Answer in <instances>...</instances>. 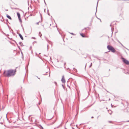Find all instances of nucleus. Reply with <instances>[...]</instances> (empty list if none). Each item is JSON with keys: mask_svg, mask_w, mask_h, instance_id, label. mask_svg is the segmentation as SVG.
<instances>
[{"mask_svg": "<svg viewBox=\"0 0 129 129\" xmlns=\"http://www.w3.org/2000/svg\"><path fill=\"white\" fill-rule=\"evenodd\" d=\"M68 86L70 88V87L68 85Z\"/></svg>", "mask_w": 129, "mask_h": 129, "instance_id": "39", "label": "nucleus"}, {"mask_svg": "<svg viewBox=\"0 0 129 129\" xmlns=\"http://www.w3.org/2000/svg\"><path fill=\"white\" fill-rule=\"evenodd\" d=\"M109 71H110V69H109Z\"/></svg>", "mask_w": 129, "mask_h": 129, "instance_id": "53", "label": "nucleus"}, {"mask_svg": "<svg viewBox=\"0 0 129 129\" xmlns=\"http://www.w3.org/2000/svg\"><path fill=\"white\" fill-rule=\"evenodd\" d=\"M70 34H71L72 35H74V34L73 33H70Z\"/></svg>", "mask_w": 129, "mask_h": 129, "instance_id": "19", "label": "nucleus"}, {"mask_svg": "<svg viewBox=\"0 0 129 129\" xmlns=\"http://www.w3.org/2000/svg\"><path fill=\"white\" fill-rule=\"evenodd\" d=\"M6 16L7 17V18H8V19H10V20H11L12 19V18H11V17L9 15H6Z\"/></svg>", "mask_w": 129, "mask_h": 129, "instance_id": "9", "label": "nucleus"}, {"mask_svg": "<svg viewBox=\"0 0 129 129\" xmlns=\"http://www.w3.org/2000/svg\"><path fill=\"white\" fill-rule=\"evenodd\" d=\"M39 127L40 129H44L43 127L41 125H39Z\"/></svg>", "mask_w": 129, "mask_h": 129, "instance_id": "12", "label": "nucleus"}, {"mask_svg": "<svg viewBox=\"0 0 129 129\" xmlns=\"http://www.w3.org/2000/svg\"><path fill=\"white\" fill-rule=\"evenodd\" d=\"M65 64H66V63H64V64L65 65Z\"/></svg>", "mask_w": 129, "mask_h": 129, "instance_id": "42", "label": "nucleus"}, {"mask_svg": "<svg viewBox=\"0 0 129 129\" xmlns=\"http://www.w3.org/2000/svg\"><path fill=\"white\" fill-rule=\"evenodd\" d=\"M6 21H7V22H8V19H6Z\"/></svg>", "mask_w": 129, "mask_h": 129, "instance_id": "27", "label": "nucleus"}, {"mask_svg": "<svg viewBox=\"0 0 129 129\" xmlns=\"http://www.w3.org/2000/svg\"><path fill=\"white\" fill-rule=\"evenodd\" d=\"M72 128L73 129H74V128L73 127H72Z\"/></svg>", "mask_w": 129, "mask_h": 129, "instance_id": "46", "label": "nucleus"}, {"mask_svg": "<svg viewBox=\"0 0 129 129\" xmlns=\"http://www.w3.org/2000/svg\"><path fill=\"white\" fill-rule=\"evenodd\" d=\"M40 22V21H39V22H37L36 23V24H37V25H39V22Z\"/></svg>", "mask_w": 129, "mask_h": 129, "instance_id": "15", "label": "nucleus"}, {"mask_svg": "<svg viewBox=\"0 0 129 129\" xmlns=\"http://www.w3.org/2000/svg\"><path fill=\"white\" fill-rule=\"evenodd\" d=\"M111 24H110V26H111Z\"/></svg>", "mask_w": 129, "mask_h": 129, "instance_id": "47", "label": "nucleus"}, {"mask_svg": "<svg viewBox=\"0 0 129 129\" xmlns=\"http://www.w3.org/2000/svg\"><path fill=\"white\" fill-rule=\"evenodd\" d=\"M18 18V19H19V21L21 20V18L20 17V18Z\"/></svg>", "mask_w": 129, "mask_h": 129, "instance_id": "21", "label": "nucleus"}, {"mask_svg": "<svg viewBox=\"0 0 129 129\" xmlns=\"http://www.w3.org/2000/svg\"><path fill=\"white\" fill-rule=\"evenodd\" d=\"M74 69H75V70H76V69H74Z\"/></svg>", "mask_w": 129, "mask_h": 129, "instance_id": "51", "label": "nucleus"}, {"mask_svg": "<svg viewBox=\"0 0 129 129\" xmlns=\"http://www.w3.org/2000/svg\"><path fill=\"white\" fill-rule=\"evenodd\" d=\"M123 122H129V120H127L126 121H124Z\"/></svg>", "mask_w": 129, "mask_h": 129, "instance_id": "17", "label": "nucleus"}, {"mask_svg": "<svg viewBox=\"0 0 129 129\" xmlns=\"http://www.w3.org/2000/svg\"><path fill=\"white\" fill-rule=\"evenodd\" d=\"M84 30V29H82V30Z\"/></svg>", "mask_w": 129, "mask_h": 129, "instance_id": "49", "label": "nucleus"}, {"mask_svg": "<svg viewBox=\"0 0 129 129\" xmlns=\"http://www.w3.org/2000/svg\"><path fill=\"white\" fill-rule=\"evenodd\" d=\"M89 28V29H90V28Z\"/></svg>", "mask_w": 129, "mask_h": 129, "instance_id": "52", "label": "nucleus"}, {"mask_svg": "<svg viewBox=\"0 0 129 129\" xmlns=\"http://www.w3.org/2000/svg\"><path fill=\"white\" fill-rule=\"evenodd\" d=\"M66 129H67L66 128H65Z\"/></svg>", "mask_w": 129, "mask_h": 129, "instance_id": "54", "label": "nucleus"}, {"mask_svg": "<svg viewBox=\"0 0 129 129\" xmlns=\"http://www.w3.org/2000/svg\"><path fill=\"white\" fill-rule=\"evenodd\" d=\"M44 11L45 12V9L44 10Z\"/></svg>", "mask_w": 129, "mask_h": 129, "instance_id": "35", "label": "nucleus"}, {"mask_svg": "<svg viewBox=\"0 0 129 129\" xmlns=\"http://www.w3.org/2000/svg\"><path fill=\"white\" fill-rule=\"evenodd\" d=\"M48 12H49V10L48 9L47 10V12L48 13Z\"/></svg>", "mask_w": 129, "mask_h": 129, "instance_id": "36", "label": "nucleus"}, {"mask_svg": "<svg viewBox=\"0 0 129 129\" xmlns=\"http://www.w3.org/2000/svg\"><path fill=\"white\" fill-rule=\"evenodd\" d=\"M19 44L22 47L23 46V45L21 42H19Z\"/></svg>", "mask_w": 129, "mask_h": 129, "instance_id": "10", "label": "nucleus"}, {"mask_svg": "<svg viewBox=\"0 0 129 129\" xmlns=\"http://www.w3.org/2000/svg\"><path fill=\"white\" fill-rule=\"evenodd\" d=\"M17 14L18 18H20V13L18 12H17Z\"/></svg>", "mask_w": 129, "mask_h": 129, "instance_id": "8", "label": "nucleus"}, {"mask_svg": "<svg viewBox=\"0 0 129 129\" xmlns=\"http://www.w3.org/2000/svg\"><path fill=\"white\" fill-rule=\"evenodd\" d=\"M98 2H97V6H96V12L95 13V15H96V17H97L98 19H99L101 21V19H100L96 17V12L97 11V6H98Z\"/></svg>", "mask_w": 129, "mask_h": 129, "instance_id": "11", "label": "nucleus"}, {"mask_svg": "<svg viewBox=\"0 0 129 129\" xmlns=\"http://www.w3.org/2000/svg\"><path fill=\"white\" fill-rule=\"evenodd\" d=\"M61 81L62 83H64L66 82V80L64 77V75L62 76V78L61 79Z\"/></svg>", "mask_w": 129, "mask_h": 129, "instance_id": "4", "label": "nucleus"}, {"mask_svg": "<svg viewBox=\"0 0 129 129\" xmlns=\"http://www.w3.org/2000/svg\"><path fill=\"white\" fill-rule=\"evenodd\" d=\"M122 61L124 63L127 65H129V61L126 60L125 58L122 57Z\"/></svg>", "mask_w": 129, "mask_h": 129, "instance_id": "3", "label": "nucleus"}, {"mask_svg": "<svg viewBox=\"0 0 129 129\" xmlns=\"http://www.w3.org/2000/svg\"><path fill=\"white\" fill-rule=\"evenodd\" d=\"M72 123H71V124H70V125H72Z\"/></svg>", "mask_w": 129, "mask_h": 129, "instance_id": "48", "label": "nucleus"}, {"mask_svg": "<svg viewBox=\"0 0 129 129\" xmlns=\"http://www.w3.org/2000/svg\"><path fill=\"white\" fill-rule=\"evenodd\" d=\"M19 21L21 23L22 22V20H20Z\"/></svg>", "mask_w": 129, "mask_h": 129, "instance_id": "25", "label": "nucleus"}, {"mask_svg": "<svg viewBox=\"0 0 129 129\" xmlns=\"http://www.w3.org/2000/svg\"><path fill=\"white\" fill-rule=\"evenodd\" d=\"M54 123V122H53V123H52V124H53Z\"/></svg>", "mask_w": 129, "mask_h": 129, "instance_id": "41", "label": "nucleus"}, {"mask_svg": "<svg viewBox=\"0 0 129 129\" xmlns=\"http://www.w3.org/2000/svg\"><path fill=\"white\" fill-rule=\"evenodd\" d=\"M111 31H112L111 36H112L113 30H112V28H111Z\"/></svg>", "mask_w": 129, "mask_h": 129, "instance_id": "14", "label": "nucleus"}, {"mask_svg": "<svg viewBox=\"0 0 129 129\" xmlns=\"http://www.w3.org/2000/svg\"><path fill=\"white\" fill-rule=\"evenodd\" d=\"M92 66V63H91L90 65L89 66V67H91Z\"/></svg>", "mask_w": 129, "mask_h": 129, "instance_id": "18", "label": "nucleus"}, {"mask_svg": "<svg viewBox=\"0 0 129 129\" xmlns=\"http://www.w3.org/2000/svg\"><path fill=\"white\" fill-rule=\"evenodd\" d=\"M48 45H47V47H48Z\"/></svg>", "mask_w": 129, "mask_h": 129, "instance_id": "50", "label": "nucleus"}, {"mask_svg": "<svg viewBox=\"0 0 129 129\" xmlns=\"http://www.w3.org/2000/svg\"><path fill=\"white\" fill-rule=\"evenodd\" d=\"M55 85H56L57 84V83L56 82H55Z\"/></svg>", "mask_w": 129, "mask_h": 129, "instance_id": "29", "label": "nucleus"}, {"mask_svg": "<svg viewBox=\"0 0 129 129\" xmlns=\"http://www.w3.org/2000/svg\"><path fill=\"white\" fill-rule=\"evenodd\" d=\"M86 65H85V68H86Z\"/></svg>", "mask_w": 129, "mask_h": 129, "instance_id": "40", "label": "nucleus"}, {"mask_svg": "<svg viewBox=\"0 0 129 129\" xmlns=\"http://www.w3.org/2000/svg\"><path fill=\"white\" fill-rule=\"evenodd\" d=\"M125 74H129V73L128 72H126V73H125Z\"/></svg>", "mask_w": 129, "mask_h": 129, "instance_id": "22", "label": "nucleus"}, {"mask_svg": "<svg viewBox=\"0 0 129 129\" xmlns=\"http://www.w3.org/2000/svg\"><path fill=\"white\" fill-rule=\"evenodd\" d=\"M48 14L49 15H50V14L49 13V12H48Z\"/></svg>", "mask_w": 129, "mask_h": 129, "instance_id": "26", "label": "nucleus"}, {"mask_svg": "<svg viewBox=\"0 0 129 129\" xmlns=\"http://www.w3.org/2000/svg\"><path fill=\"white\" fill-rule=\"evenodd\" d=\"M91 118H93V116H92V117H91Z\"/></svg>", "mask_w": 129, "mask_h": 129, "instance_id": "32", "label": "nucleus"}, {"mask_svg": "<svg viewBox=\"0 0 129 129\" xmlns=\"http://www.w3.org/2000/svg\"><path fill=\"white\" fill-rule=\"evenodd\" d=\"M76 126L77 127V125H76Z\"/></svg>", "mask_w": 129, "mask_h": 129, "instance_id": "45", "label": "nucleus"}, {"mask_svg": "<svg viewBox=\"0 0 129 129\" xmlns=\"http://www.w3.org/2000/svg\"><path fill=\"white\" fill-rule=\"evenodd\" d=\"M107 48L111 52L113 53H115L116 52V50L112 46L108 45L107 46Z\"/></svg>", "mask_w": 129, "mask_h": 129, "instance_id": "2", "label": "nucleus"}, {"mask_svg": "<svg viewBox=\"0 0 129 129\" xmlns=\"http://www.w3.org/2000/svg\"><path fill=\"white\" fill-rule=\"evenodd\" d=\"M37 42L36 41H35L33 42V43H36Z\"/></svg>", "mask_w": 129, "mask_h": 129, "instance_id": "34", "label": "nucleus"}, {"mask_svg": "<svg viewBox=\"0 0 129 129\" xmlns=\"http://www.w3.org/2000/svg\"><path fill=\"white\" fill-rule=\"evenodd\" d=\"M32 38L33 39H36V38H35V37H32Z\"/></svg>", "mask_w": 129, "mask_h": 129, "instance_id": "23", "label": "nucleus"}, {"mask_svg": "<svg viewBox=\"0 0 129 129\" xmlns=\"http://www.w3.org/2000/svg\"><path fill=\"white\" fill-rule=\"evenodd\" d=\"M3 34L5 35L6 34H5V33H3Z\"/></svg>", "mask_w": 129, "mask_h": 129, "instance_id": "43", "label": "nucleus"}, {"mask_svg": "<svg viewBox=\"0 0 129 129\" xmlns=\"http://www.w3.org/2000/svg\"><path fill=\"white\" fill-rule=\"evenodd\" d=\"M44 2L45 4V5H46V2H45V0H44Z\"/></svg>", "mask_w": 129, "mask_h": 129, "instance_id": "24", "label": "nucleus"}, {"mask_svg": "<svg viewBox=\"0 0 129 129\" xmlns=\"http://www.w3.org/2000/svg\"><path fill=\"white\" fill-rule=\"evenodd\" d=\"M80 35L83 37H85V35L83 33H80Z\"/></svg>", "mask_w": 129, "mask_h": 129, "instance_id": "7", "label": "nucleus"}, {"mask_svg": "<svg viewBox=\"0 0 129 129\" xmlns=\"http://www.w3.org/2000/svg\"><path fill=\"white\" fill-rule=\"evenodd\" d=\"M11 8V9H16V8Z\"/></svg>", "mask_w": 129, "mask_h": 129, "instance_id": "28", "label": "nucleus"}, {"mask_svg": "<svg viewBox=\"0 0 129 129\" xmlns=\"http://www.w3.org/2000/svg\"><path fill=\"white\" fill-rule=\"evenodd\" d=\"M62 86L64 88V86L62 84Z\"/></svg>", "mask_w": 129, "mask_h": 129, "instance_id": "30", "label": "nucleus"}, {"mask_svg": "<svg viewBox=\"0 0 129 129\" xmlns=\"http://www.w3.org/2000/svg\"><path fill=\"white\" fill-rule=\"evenodd\" d=\"M18 35H19V37H20V38L21 39V40H23V36H22V35L20 34L19 33Z\"/></svg>", "mask_w": 129, "mask_h": 129, "instance_id": "6", "label": "nucleus"}, {"mask_svg": "<svg viewBox=\"0 0 129 129\" xmlns=\"http://www.w3.org/2000/svg\"><path fill=\"white\" fill-rule=\"evenodd\" d=\"M6 10V11H8V10L7 9V10Z\"/></svg>", "mask_w": 129, "mask_h": 129, "instance_id": "44", "label": "nucleus"}, {"mask_svg": "<svg viewBox=\"0 0 129 129\" xmlns=\"http://www.w3.org/2000/svg\"><path fill=\"white\" fill-rule=\"evenodd\" d=\"M108 122L110 123H112V121H109Z\"/></svg>", "mask_w": 129, "mask_h": 129, "instance_id": "20", "label": "nucleus"}, {"mask_svg": "<svg viewBox=\"0 0 129 129\" xmlns=\"http://www.w3.org/2000/svg\"><path fill=\"white\" fill-rule=\"evenodd\" d=\"M37 78H38V79H40V78H39V77H37Z\"/></svg>", "mask_w": 129, "mask_h": 129, "instance_id": "33", "label": "nucleus"}, {"mask_svg": "<svg viewBox=\"0 0 129 129\" xmlns=\"http://www.w3.org/2000/svg\"><path fill=\"white\" fill-rule=\"evenodd\" d=\"M16 72V69L14 70L10 69L7 71L5 70L3 74L5 76L9 77L14 75Z\"/></svg>", "mask_w": 129, "mask_h": 129, "instance_id": "1", "label": "nucleus"}, {"mask_svg": "<svg viewBox=\"0 0 129 129\" xmlns=\"http://www.w3.org/2000/svg\"><path fill=\"white\" fill-rule=\"evenodd\" d=\"M44 56H46L45 55V54H44Z\"/></svg>", "mask_w": 129, "mask_h": 129, "instance_id": "31", "label": "nucleus"}, {"mask_svg": "<svg viewBox=\"0 0 129 129\" xmlns=\"http://www.w3.org/2000/svg\"><path fill=\"white\" fill-rule=\"evenodd\" d=\"M39 34H41V35H40V37H41V36H42V34H41V32H39Z\"/></svg>", "mask_w": 129, "mask_h": 129, "instance_id": "16", "label": "nucleus"}, {"mask_svg": "<svg viewBox=\"0 0 129 129\" xmlns=\"http://www.w3.org/2000/svg\"><path fill=\"white\" fill-rule=\"evenodd\" d=\"M0 123L1 124H3V123L2 122H0Z\"/></svg>", "mask_w": 129, "mask_h": 129, "instance_id": "38", "label": "nucleus"}, {"mask_svg": "<svg viewBox=\"0 0 129 129\" xmlns=\"http://www.w3.org/2000/svg\"><path fill=\"white\" fill-rule=\"evenodd\" d=\"M15 42L16 44L17 45V47H18L20 49L19 47L18 46V45L17 43V42L16 41H15Z\"/></svg>", "mask_w": 129, "mask_h": 129, "instance_id": "13", "label": "nucleus"}, {"mask_svg": "<svg viewBox=\"0 0 129 129\" xmlns=\"http://www.w3.org/2000/svg\"><path fill=\"white\" fill-rule=\"evenodd\" d=\"M86 29V28H84V29Z\"/></svg>", "mask_w": 129, "mask_h": 129, "instance_id": "37", "label": "nucleus"}, {"mask_svg": "<svg viewBox=\"0 0 129 129\" xmlns=\"http://www.w3.org/2000/svg\"><path fill=\"white\" fill-rule=\"evenodd\" d=\"M117 41L123 47L125 48V49H127V50H128V51H129V50L128 49H127V48H126V47H125L124 46H123V45L118 40H117Z\"/></svg>", "mask_w": 129, "mask_h": 129, "instance_id": "5", "label": "nucleus"}]
</instances>
